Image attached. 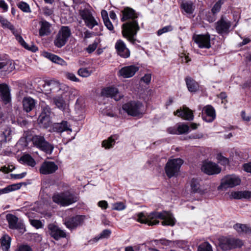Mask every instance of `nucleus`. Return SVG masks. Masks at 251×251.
Instances as JSON below:
<instances>
[{
    "instance_id": "1",
    "label": "nucleus",
    "mask_w": 251,
    "mask_h": 251,
    "mask_svg": "<svg viewBox=\"0 0 251 251\" xmlns=\"http://www.w3.org/2000/svg\"><path fill=\"white\" fill-rule=\"evenodd\" d=\"M121 21L126 22L122 26L123 35L134 44L136 40L134 37L140 29L137 20L138 14L133 9L129 7H125L121 11Z\"/></svg>"
},
{
    "instance_id": "2",
    "label": "nucleus",
    "mask_w": 251,
    "mask_h": 251,
    "mask_svg": "<svg viewBox=\"0 0 251 251\" xmlns=\"http://www.w3.org/2000/svg\"><path fill=\"white\" fill-rule=\"evenodd\" d=\"M137 217L138 222L151 226L158 224L159 219L163 220L162 222L163 226H174L176 223L173 215L170 212L166 211L161 212L153 211L148 214L140 212L137 215Z\"/></svg>"
},
{
    "instance_id": "3",
    "label": "nucleus",
    "mask_w": 251,
    "mask_h": 251,
    "mask_svg": "<svg viewBox=\"0 0 251 251\" xmlns=\"http://www.w3.org/2000/svg\"><path fill=\"white\" fill-rule=\"evenodd\" d=\"M123 110L128 115L140 118L145 113V108L143 103L139 101H130L124 104Z\"/></svg>"
},
{
    "instance_id": "4",
    "label": "nucleus",
    "mask_w": 251,
    "mask_h": 251,
    "mask_svg": "<svg viewBox=\"0 0 251 251\" xmlns=\"http://www.w3.org/2000/svg\"><path fill=\"white\" fill-rule=\"evenodd\" d=\"M242 240L232 237H222L219 239V247L223 251H228L241 248Z\"/></svg>"
},
{
    "instance_id": "5",
    "label": "nucleus",
    "mask_w": 251,
    "mask_h": 251,
    "mask_svg": "<svg viewBox=\"0 0 251 251\" xmlns=\"http://www.w3.org/2000/svg\"><path fill=\"white\" fill-rule=\"evenodd\" d=\"M71 34V30L69 26H62L54 39V45L58 48L62 47L67 43Z\"/></svg>"
},
{
    "instance_id": "6",
    "label": "nucleus",
    "mask_w": 251,
    "mask_h": 251,
    "mask_svg": "<svg viewBox=\"0 0 251 251\" xmlns=\"http://www.w3.org/2000/svg\"><path fill=\"white\" fill-rule=\"evenodd\" d=\"M32 141L34 146L47 154L52 153L54 146L47 141L44 136L41 135H35L32 137Z\"/></svg>"
},
{
    "instance_id": "7",
    "label": "nucleus",
    "mask_w": 251,
    "mask_h": 251,
    "mask_svg": "<svg viewBox=\"0 0 251 251\" xmlns=\"http://www.w3.org/2000/svg\"><path fill=\"white\" fill-rule=\"evenodd\" d=\"M183 161L180 158L169 159L165 167L167 176L171 178L177 175Z\"/></svg>"
},
{
    "instance_id": "8",
    "label": "nucleus",
    "mask_w": 251,
    "mask_h": 251,
    "mask_svg": "<svg viewBox=\"0 0 251 251\" xmlns=\"http://www.w3.org/2000/svg\"><path fill=\"white\" fill-rule=\"evenodd\" d=\"M52 201L62 206H66L77 201V197L69 192L61 194H55L52 197Z\"/></svg>"
},
{
    "instance_id": "9",
    "label": "nucleus",
    "mask_w": 251,
    "mask_h": 251,
    "mask_svg": "<svg viewBox=\"0 0 251 251\" xmlns=\"http://www.w3.org/2000/svg\"><path fill=\"white\" fill-rule=\"evenodd\" d=\"M241 180L234 175H226L221 180L220 185L218 187V190H226L228 188H233L240 184Z\"/></svg>"
},
{
    "instance_id": "10",
    "label": "nucleus",
    "mask_w": 251,
    "mask_h": 251,
    "mask_svg": "<svg viewBox=\"0 0 251 251\" xmlns=\"http://www.w3.org/2000/svg\"><path fill=\"white\" fill-rule=\"evenodd\" d=\"M79 15L83 20L85 25L90 29H92L95 26L98 25V21L93 16L91 11L87 9L79 10Z\"/></svg>"
},
{
    "instance_id": "11",
    "label": "nucleus",
    "mask_w": 251,
    "mask_h": 251,
    "mask_svg": "<svg viewBox=\"0 0 251 251\" xmlns=\"http://www.w3.org/2000/svg\"><path fill=\"white\" fill-rule=\"evenodd\" d=\"M6 219L8 223L9 228L20 230L22 232L25 231L24 225L22 222H19L18 218L15 215L7 214L6 215Z\"/></svg>"
},
{
    "instance_id": "12",
    "label": "nucleus",
    "mask_w": 251,
    "mask_h": 251,
    "mask_svg": "<svg viewBox=\"0 0 251 251\" xmlns=\"http://www.w3.org/2000/svg\"><path fill=\"white\" fill-rule=\"evenodd\" d=\"M231 26V22L222 17L221 19L216 23L215 28L217 32L220 34H227L229 32V28Z\"/></svg>"
},
{
    "instance_id": "13",
    "label": "nucleus",
    "mask_w": 251,
    "mask_h": 251,
    "mask_svg": "<svg viewBox=\"0 0 251 251\" xmlns=\"http://www.w3.org/2000/svg\"><path fill=\"white\" fill-rule=\"evenodd\" d=\"M193 40L200 48L209 49L211 47L210 35L208 34L195 35Z\"/></svg>"
},
{
    "instance_id": "14",
    "label": "nucleus",
    "mask_w": 251,
    "mask_h": 251,
    "mask_svg": "<svg viewBox=\"0 0 251 251\" xmlns=\"http://www.w3.org/2000/svg\"><path fill=\"white\" fill-rule=\"evenodd\" d=\"M41 107L42 110L38 117V121L39 123L43 124L45 126H47L50 125L51 109L47 105H42Z\"/></svg>"
},
{
    "instance_id": "15",
    "label": "nucleus",
    "mask_w": 251,
    "mask_h": 251,
    "mask_svg": "<svg viewBox=\"0 0 251 251\" xmlns=\"http://www.w3.org/2000/svg\"><path fill=\"white\" fill-rule=\"evenodd\" d=\"M14 134L15 130L14 128L6 127L3 129L1 133L0 134V144L1 147L10 142Z\"/></svg>"
},
{
    "instance_id": "16",
    "label": "nucleus",
    "mask_w": 251,
    "mask_h": 251,
    "mask_svg": "<svg viewBox=\"0 0 251 251\" xmlns=\"http://www.w3.org/2000/svg\"><path fill=\"white\" fill-rule=\"evenodd\" d=\"M101 95L106 97H110L118 101L123 96L119 92L118 89L114 87H109L102 90Z\"/></svg>"
},
{
    "instance_id": "17",
    "label": "nucleus",
    "mask_w": 251,
    "mask_h": 251,
    "mask_svg": "<svg viewBox=\"0 0 251 251\" xmlns=\"http://www.w3.org/2000/svg\"><path fill=\"white\" fill-rule=\"evenodd\" d=\"M201 171L208 175L219 174L221 169L215 163L209 162L204 163L201 168Z\"/></svg>"
},
{
    "instance_id": "18",
    "label": "nucleus",
    "mask_w": 251,
    "mask_h": 251,
    "mask_svg": "<svg viewBox=\"0 0 251 251\" xmlns=\"http://www.w3.org/2000/svg\"><path fill=\"white\" fill-rule=\"evenodd\" d=\"M58 166L52 161H45L42 164L39 171L43 175H48L54 173L58 170Z\"/></svg>"
},
{
    "instance_id": "19",
    "label": "nucleus",
    "mask_w": 251,
    "mask_h": 251,
    "mask_svg": "<svg viewBox=\"0 0 251 251\" xmlns=\"http://www.w3.org/2000/svg\"><path fill=\"white\" fill-rule=\"evenodd\" d=\"M52 130L58 133L65 131L71 133L72 131L71 125L66 121H62L60 123L53 124Z\"/></svg>"
},
{
    "instance_id": "20",
    "label": "nucleus",
    "mask_w": 251,
    "mask_h": 251,
    "mask_svg": "<svg viewBox=\"0 0 251 251\" xmlns=\"http://www.w3.org/2000/svg\"><path fill=\"white\" fill-rule=\"evenodd\" d=\"M48 229L50 234L54 239L57 240L61 238H65L66 236L64 231L60 229L57 226L53 224L48 225Z\"/></svg>"
},
{
    "instance_id": "21",
    "label": "nucleus",
    "mask_w": 251,
    "mask_h": 251,
    "mask_svg": "<svg viewBox=\"0 0 251 251\" xmlns=\"http://www.w3.org/2000/svg\"><path fill=\"white\" fill-rule=\"evenodd\" d=\"M115 47L118 54L121 57L125 58L129 57L130 51L122 40H118L115 44Z\"/></svg>"
},
{
    "instance_id": "22",
    "label": "nucleus",
    "mask_w": 251,
    "mask_h": 251,
    "mask_svg": "<svg viewBox=\"0 0 251 251\" xmlns=\"http://www.w3.org/2000/svg\"><path fill=\"white\" fill-rule=\"evenodd\" d=\"M139 69V67L135 65L125 66L119 70V74L124 78H129L133 76Z\"/></svg>"
},
{
    "instance_id": "23",
    "label": "nucleus",
    "mask_w": 251,
    "mask_h": 251,
    "mask_svg": "<svg viewBox=\"0 0 251 251\" xmlns=\"http://www.w3.org/2000/svg\"><path fill=\"white\" fill-rule=\"evenodd\" d=\"M84 220L83 216L76 215L65 220V224L66 227L69 229H73L81 225Z\"/></svg>"
},
{
    "instance_id": "24",
    "label": "nucleus",
    "mask_w": 251,
    "mask_h": 251,
    "mask_svg": "<svg viewBox=\"0 0 251 251\" xmlns=\"http://www.w3.org/2000/svg\"><path fill=\"white\" fill-rule=\"evenodd\" d=\"M202 119L207 122H212L216 117L215 111L211 105L205 106L202 110Z\"/></svg>"
},
{
    "instance_id": "25",
    "label": "nucleus",
    "mask_w": 251,
    "mask_h": 251,
    "mask_svg": "<svg viewBox=\"0 0 251 251\" xmlns=\"http://www.w3.org/2000/svg\"><path fill=\"white\" fill-rule=\"evenodd\" d=\"M0 96L2 100L5 104L11 101L10 88L7 84H0Z\"/></svg>"
},
{
    "instance_id": "26",
    "label": "nucleus",
    "mask_w": 251,
    "mask_h": 251,
    "mask_svg": "<svg viewBox=\"0 0 251 251\" xmlns=\"http://www.w3.org/2000/svg\"><path fill=\"white\" fill-rule=\"evenodd\" d=\"M15 69L14 64L9 60L0 62V75L5 76L11 73Z\"/></svg>"
},
{
    "instance_id": "27",
    "label": "nucleus",
    "mask_w": 251,
    "mask_h": 251,
    "mask_svg": "<svg viewBox=\"0 0 251 251\" xmlns=\"http://www.w3.org/2000/svg\"><path fill=\"white\" fill-rule=\"evenodd\" d=\"M174 114L186 120L191 121L194 118L192 111L186 107H184L182 109L177 110Z\"/></svg>"
},
{
    "instance_id": "28",
    "label": "nucleus",
    "mask_w": 251,
    "mask_h": 251,
    "mask_svg": "<svg viewBox=\"0 0 251 251\" xmlns=\"http://www.w3.org/2000/svg\"><path fill=\"white\" fill-rule=\"evenodd\" d=\"M36 101L31 97H26L23 100V106L24 110L26 112H29L35 107Z\"/></svg>"
},
{
    "instance_id": "29",
    "label": "nucleus",
    "mask_w": 251,
    "mask_h": 251,
    "mask_svg": "<svg viewBox=\"0 0 251 251\" xmlns=\"http://www.w3.org/2000/svg\"><path fill=\"white\" fill-rule=\"evenodd\" d=\"M41 27L39 29V35L44 36L49 35L51 32L50 24L46 21H42L39 23Z\"/></svg>"
},
{
    "instance_id": "30",
    "label": "nucleus",
    "mask_w": 251,
    "mask_h": 251,
    "mask_svg": "<svg viewBox=\"0 0 251 251\" xmlns=\"http://www.w3.org/2000/svg\"><path fill=\"white\" fill-rule=\"evenodd\" d=\"M44 55L47 58H48L52 62L60 64L62 66L67 65V63L62 58L59 57L56 55L52 54L50 52H45L44 53Z\"/></svg>"
},
{
    "instance_id": "31",
    "label": "nucleus",
    "mask_w": 251,
    "mask_h": 251,
    "mask_svg": "<svg viewBox=\"0 0 251 251\" xmlns=\"http://www.w3.org/2000/svg\"><path fill=\"white\" fill-rule=\"evenodd\" d=\"M44 55L47 58H48L52 62L60 64L62 66L67 65V63L62 58L59 57L56 55L52 54L50 52H45L44 53Z\"/></svg>"
},
{
    "instance_id": "32",
    "label": "nucleus",
    "mask_w": 251,
    "mask_h": 251,
    "mask_svg": "<svg viewBox=\"0 0 251 251\" xmlns=\"http://www.w3.org/2000/svg\"><path fill=\"white\" fill-rule=\"evenodd\" d=\"M188 90L191 92H196L199 89V85L197 82L190 77H186L185 79Z\"/></svg>"
},
{
    "instance_id": "33",
    "label": "nucleus",
    "mask_w": 251,
    "mask_h": 251,
    "mask_svg": "<svg viewBox=\"0 0 251 251\" xmlns=\"http://www.w3.org/2000/svg\"><path fill=\"white\" fill-rule=\"evenodd\" d=\"M47 85L49 86H50V90L51 92L53 93H58L59 95H61L64 93L63 88H65V86L64 85H61V84L54 81L48 82Z\"/></svg>"
},
{
    "instance_id": "34",
    "label": "nucleus",
    "mask_w": 251,
    "mask_h": 251,
    "mask_svg": "<svg viewBox=\"0 0 251 251\" xmlns=\"http://www.w3.org/2000/svg\"><path fill=\"white\" fill-rule=\"evenodd\" d=\"M190 187L192 192L201 193L202 191L201 188L200 180L197 178L192 179L190 182Z\"/></svg>"
},
{
    "instance_id": "35",
    "label": "nucleus",
    "mask_w": 251,
    "mask_h": 251,
    "mask_svg": "<svg viewBox=\"0 0 251 251\" xmlns=\"http://www.w3.org/2000/svg\"><path fill=\"white\" fill-rule=\"evenodd\" d=\"M233 227L239 233H251V227L247 225L237 223L234 225Z\"/></svg>"
},
{
    "instance_id": "36",
    "label": "nucleus",
    "mask_w": 251,
    "mask_h": 251,
    "mask_svg": "<svg viewBox=\"0 0 251 251\" xmlns=\"http://www.w3.org/2000/svg\"><path fill=\"white\" fill-rule=\"evenodd\" d=\"M22 183L13 184L8 185L4 188L0 189V195L3 194L8 193L13 191L18 190L22 187Z\"/></svg>"
},
{
    "instance_id": "37",
    "label": "nucleus",
    "mask_w": 251,
    "mask_h": 251,
    "mask_svg": "<svg viewBox=\"0 0 251 251\" xmlns=\"http://www.w3.org/2000/svg\"><path fill=\"white\" fill-rule=\"evenodd\" d=\"M1 247L3 251H8L10 247L11 238L7 235H4L0 239Z\"/></svg>"
},
{
    "instance_id": "38",
    "label": "nucleus",
    "mask_w": 251,
    "mask_h": 251,
    "mask_svg": "<svg viewBox=\"0 0 251 251\" xmlns=\"http://www.w3.org/2000/svg\"><path fill=\"white\" fill-rule=\"evenodd\" d=\"M16 40L19 42V43L25 49L28 50H31L33 52H35L38 50L37 47L33 45H31V46H29L24 41L23 37L19 35L16 37Z\"/></svg>"
},
{
    "instance_id": "39",
    "label": "nucleus",
    "mask_w": 251,
    "mask_h": 251,
    "mask_svg": "<svg viewBox=\"0 0 251 251\" xmlns=\"http://www.w3.org/2000/svg\"><path fill=\"white\" fill-rule=\"evenodd\" d=\"M181 8L188 14H191L194 10V6L191 1L182 2L181 4Z\"/></svg>"
},
{
    "instance_id": "40",
    "label": "nucleus",
    "mask_w": 251,
    "mask_h": 251,
    "mask_svg": "<svg viewBox=\"0 0 251 251\" xmlns=\"http://www.w3.org/2000/svg\"><path fill=\"white\" fill-rule=\"evenodd\" d=\"M117 139V135H113L109 137L107 140H105L102 142V146L105 149L112 148L115 143V140Z\"/></svg>"
},
{
    "instance_id": "41",
    "label": "nucleus",
    "mask_w": 251,
    "mask_h": 251,
    "mask_svg": "<svg viewBox=\"0 0 251 251\" xmlns=\"http://www.w3.org/2000/svg\"><path fill=\"white\" fill-rule=\"evenodd\" d=\"M21 160L28 166L34 167L36 165L34 159L28 154L24 155L21 157Z\"/></svg>"
},
{
    "instance_id": "42",
    "label": "nucleus",
    "mask_w": 251,
    "mask_h": 251,
    "mask_svg": "<svg viewBox=\"0 0 251 251\" xmlns=\"http://www.w3.org/2000/svg\"><path fill=\"white\" fill-rule=\"evenodd\" d=\"M53 102L56 106L61 110H64L66 107L65 100L62 97H55L53 98Z\"/></svg>"
},
{
    "instance_id": "43",
    "label": "nucleus",
    "mask_w": 251,
    "mask_h": 251,
    "mask_svg": "<svg viewBox=\"0 0 251 251\" xmlns=\"http://www.w3.org/2000/svg\"><path fill=\"white\" fill-rule=\"evenodd\" d=\"M0 23L2 26L4 28H8L9 30L13 29V26L14 25L7 19L1 16H0Z\"/></svg>"
},
{
    "instance_id": "44",
    "label": "nucleus",
    "mask_w": 251,
    "mask_h": 251,
    "mask_svg": "<svg viewBox=\"0 0 251 251\" xmlns=\"http://www.w3.org/2000/svg\"><path fill=\"white\" fill-rule=\"evenodd\" d=\"M178 134L187 133L189 132V126L185 124H180L177 126Z\"/></svg>"
},
{
    "instance_id": "45",
    "label": "nucleus",
    "mask_w": 251,
    "mask_h": 251,
    "mask_svg": "<svg viewBox=\"0 0 251 251\" xmlns=\"http://www.w3.org/2000/svg\"><path fill=\"white\" fill-rule=\"evenodd\" d=\"M111 233V231L109 229L103 230L98 236L96 237L95 239L98 241L100 239H104L108 238Z\"/></svg>"
},
{
    "instance_id": "46",
    "label": "nucleus",
    "mask_w": 251,
    "mask_h": 251,
    "mask_svg": "<svg viewBox=\"0 0 251 251\" xmlns=\"http://www.w3.org/2000/svg\"><path fill=\"white\" fill-rule=\"evenodd\" d=\"M198 251H212V246L209 243L204 242L199 246Z\"/></svg>"
},
{
    "instance_id": "47",
    "label": "nucleus",
    "mask_w": 251,
    "mask_h": 251,
    "mask_svg": "<svg viewBox=\"0 0 251 251\" xmlns=\"http://www.w3.org/2000/svg\"><path fill=\"white\" fill-rule=\"evenodd\" d=\"M77 73L79 75L82 77H87L91 75L92 71L89 70L87 68H82L78 70Z\"/></svg>"
},
{
    "instance_id": "48",
    "label": "nucleus",
    "mask_w": 251,
    "mask_h": 251,
    "mask_svg": "<svg viewBox=\"0 0 251 251\" xmlns=\"http://www.w3.org/2000/svg\"><path fill=\"white\" fill-rule=\"evenodd\" d=\"M17 5L18 8L24 12L28 13L30 12V9L29 5L25 2L21 1L17 4Z\"/></svg>"
},
{
    "instance_id": "49",
    "label": "nucleus",
    "mask_w": 251,
    "mask_h": 251,
    "mask_svg": "<svg viewBox=\"0 0 251 251\" xmlns=\"http://www.w3.org/2000/svg\"><path fill=\"white\" fill-rule=\"evenodd\" d=\"M126 208V205L123 202H118L112 204L113 210L121 211L124 210Z\"/></svg>"
},
{
    "instance_id": "50",
    "label": "nucleus",
    "mask_w": 251,
    "mask_h": 251,
    "mask_svg": "<svg viewBox=\"0 0 251 251\" xmlns=\"http://www.w3.org/2000/svg\"><path fill=\"white\" fill-rule=\"evenodd\" d=\"M173 29V28L171 25L165 26L157 31V35L160 36L163 33L172 31Z\"/></svg>"
},
{
    "instance_id": "51",
    "label": "nucleus",
    "mask_w": 251,
    "mask_h": 251,
    "mask_svg": "<svg viewBox=\"0 0 251 251\" xmlns=\"http://www.w3.org/2000/svg\"><path fill=\"white\" fill-rule=\"evenodd\" d=\"M217 159L219 163L224 166L227 165L229 163L228 159L223 156L222 154H219L217 155Z\"/></svg>"
},
{
    "instance_id": "52",
    "label": "nucleus",
    "mask_w": 251,
    "mask_h": 251,
    "mask_svg": "<svg viewBox=\"0 0 251 251\" xmlns=\"http://www.w3.org/2000/svg\"><path fill=\"white\" fill-rule=\"evenodd\" d=\"M65 76L67 79H68L71 81H75V82H79V79L78 78H77L76 77V76L73 73L67 72L65 73Z\"/></svg>"
},
{
    "instance_id": "53",
    "label": "nucleus",
    "mask_w": 251,
    "mask_h": 251,
    "mask_svg": "<svg viewBox=\"0 0 251 251\" xmlns=\"http://www.w3.org/2000/svg\"><path fill=\"white\" fill-rule=\"evenodd\" d=\"M30 224L36 228H41L42 226V222L38 220H31L30 221Z\"/></svg>"
},
{
    "instance_id": "54",
    "label": "nucleus",
    "mask_w": 251,
    "mask_h": 251,
    "mask_svg": "<svg viewBox=\"0 0 251 251\" xmlns=\"http://www.w3.org/2000/svg\"><path fill=\"white\" fill-rule=\"evenodd\" d=\"M98 46V43L95 42L92 44H90L86 48V50L89 53H91L96 49Z\"/></svg>"
},
{
    "instance_id": "55",
    "label": "nucleus",
    "mask_w": 251,
    "mask_h": 251,
    "mask_svg": "<svg viewBox=\"0 0 251 251\" xmlns=\"http://www.w3.org/2000/svg\"><path fill=\"white\" fill-rule=\"evenodd\" d=\"M241 191L232 192L230 195V197L234 199H241Z\"/></svg>"
},
{
    "instance_id": "56",
    "label": "nucleus",
    "mask_w": 251,
    "mask_h": 251,
    "mask_svg": "<svg viewBox=\"0 0 251 251\" xmlns=\"http://www.w3.org/2000/svg\"><path fill=\"white\" fill-rule=\"evenodd\" d=\"M151 74H147L144 75V76H143L141 78V80L144 82L146 84H149L151 80Z\"/></svg>"
},
{
    "instance_id": "57",
    "label": "nucleus",
    "mask_w": 251,
    "mask_h": 251,
    "mask_svg": "<svg viewBox=\"0 0 251 251\" xmlns=\"http://www.w3.org/2000/svg\"><path fill=\"white\" fill-rule=\"evenodd\" d=\"M103 23L105 26L110 31H112L113 33L114 32L113 25L109 19L106 20V21H103Z\"/></svg>"
},
{
    "instance_id": "58",
    "label": "nucleus",
    "mask_w": 251,
    "mask_h": 251,
    "mask_svg": "<svg viewBox=\"0 0 251 251\" xmlns=\"http://www.w3.org/2000/svg\"><path fill=\"white\" fill-rule=\"evenodd\" d=\"M26 174V172H24L20 174H11V178L15 179H21L24 178Z\"/></svg>"
},
{
    "instance_id": "59",
    "label": "nucleus",
    "mask_w": 251,
    "mask_h": 251,
    "mask_svg": "<svg viewBox=\"0 0 251 251\" xmlns=\"http://www.w3.org/2000/svg\"><path fill=\"white\" fill-rule=\"evenodd\" d=\"M17 251H32L31 248L26 245H22L19 247Z\"/></svg>"
},
{
    "instance_id": "60",
    "label": "nucleus",
    "mask_w": 251,
    "mask_h": 251,
    "mask_svg": "<svg viewBox=\"0 0 251 251\" xmlns=\"http://www.w3.org/2000/svg\"><path fill=\"white\" fill-rule=\"evenodd\" d=\"M241 199H250L251 197V192L248 191H241Z\"/></svg>"
},
{
    "instance_id": "61",
    "label": "nucleus",
    "mask_w": 251,
    "mask_h": 251,
    "mask_svg": "<svg viewBox=\"0 0 251 251\" xmlns=\"http://www.w3.org/2000/svg\"><path fill=\"white\" fill-rule=\"evenodd\" d=\"M221 8V6L218 4L217 2L214 4L213 8H212V12L213 14H215L220 11Z\"/></svg>"
},
{
    "instance_id": "62",
    "label": "nucleus",
    "mask_w": 251,
    "mask_h": 251,
    "mask_svg": "<svg viewBox=\"0 0 251 251\" xmlns=\"http://www.w3.org/2000/svg\"><path fill=\"white\" fill-rule=\"evenodd\" d=\"M168 132L172 134H178L177 126V127H170L167 129Z\"/></svg>"
},
{
    "instance_id": "63",
    "label": "nucleus",
    "mask_w": 251,
    "mask_h": 251,
    "mask_svg": "<svg viewBox=\"0 0 251 251\" xmlns=\"http://www.w3.org/2000/svg\"><path fill=\"white\" fill-rule=\"evenodd\" d=\"M243 169L245 171L248 173H251V162L244 164L243 166Z\"/></svg>"
},
{
    "instance_id": "64",
    "label": "nucleus",
    "mask_w": 251,
    "mask_h": 251,
    "mask_svg": "<svg viewBox=\"0 0 251 251\" xmlns=\"http://www.w3.org/2000/svg\"><path fill=\"white\" fill-rule=\"evenodd\" d=\"M241 116L243 120L246 122H250L251 120V116L247 115L244 111L241 112Z\"/></svg>"
}]
</instances>
